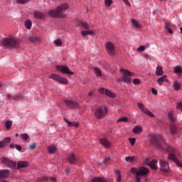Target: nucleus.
Wrapping results in <instances>:
<instances>
[{"instance_id":"obj_1","label":"nucleus","mask_w":182,"mask_h":182,"mask_svg":"<svg viewBox=\"0 0 182 182\" xmlns=\"http://www.w3.org/2000/svg\"><path fill=\"white\" fill-rule=\"evenodd\" d=\"M69 8V6L66 4H63L58 7V9L50 10L48 11V15L51 18H66V14H63L66 9Z\"/></svg>"},{"instance_id":"obj_2","label":"nucleus","mask_w":182,"mask_h":182,"mask_svg":"<svg viewBox=\"0 0 182 182\" xmlns=\"http://www.w3.org/2000/svg\"><path fill=\"white\" fill-rule=\"evenodd\" d=\"M1 45L5 49H15L19 46V40L14 36L5 38L1 41Z\"/></svg>"},{"instance_id":"obj_3","label":"nucleus","mask_w":182,"mask_h":182,"mask_svg":"<svg viewBox=\"0 0 182 182\" xmlns=\"http://www.w3.org/2000/svg\"><path fill=\"white\" fill-rule=\"evenodd\" d=\"M150 136V143L156 147V149H158L159 150H166V148L163 146V144L160 143V139L161 140H163V137L160 136V135L157 134H151Z\"/></svg>"},{"instance_id":"obj_4","label":"nucleus","mask_w":182,"mask_h":182,"mask_svg":"<svg viewBox=\"0 0 182 182\" xmlns=\"http://www.w3.org/2000/svg\"><path fill=\"white\" fill-rule=\"evenodd\" d=\"M107 107L102 106L96 109L95 112V116L96 119H103V117L107 114Z\"/></svg>"},{"instance_id":"obj_5","label":"nucleus","mask_w":182,"mask_h":182,"mask_svg":"<svg viewBox=\"0 0 182 182\" xmlns=\"http://www.w3.org/2000/svg\"><path fill=\"white\" fill-rule=\"evenodd\" d=\"M166 150H171V153L168 155L169 160H172V161H174V163H176V164H177L178 167H182L181 162L178 161V159H177V156H176V153H177L176 149L173 148H168L166 149Z\"/></svg>"},{"instance_id":"obj_6","label":"nucleus","mask_w":182,"mask_h":182,"mask_svg":"<svg viewBox=\"0 0 182 182\" xmlns=\"http://www.w3.org/2000/svg\"><path fill=\"white\" fill-rule=\"evenodd\" d=\"M0 160L3 164L9 167V168H16V162L6 158V157H1Z\"/></svg>"},{"instance_id":"obj_7","label":"nucleus","mask_w":182,"mask_h":182,"mask_svg":"<svg viewBox=\"0 0 182 182\" xmlns=\"http://www.w3.org/2000/svg\"><path fill=\"white\" fill-rule=\"evenodd\" d=\"M123 75L121 78L122 82L124 83H130L132 82V79L130 76L133 75V73L129 70H122Z\"/></svg>"},{"instance_id":"obj_8","label":"nucleus","mask_w":182,"mask_h":182,"mask_svg":"<svg viewBox=\"0 0 182 182\" xmlns=\"http://www.w3.org/2000/svg\"><path fill=\"white\" fill-rule=\"evenodd\" d=\"M56 69L60 72H61V73H64L65 75H70L71 76L75 75V73L70 71V70H69V68L68 66L58 65L56 67Z\"/></svg>"},{"instance_id":"obj_9","label":"nucleus","mask_w":182,"mask_h":182,"mask_svg":"<svg viewBox=\"0 0 182 182\" xmlns=\"http://www.w3.org/2000/svg\"><path fill=\"white\" fill-rule=\"evenodd\" d=\"M138 107H139L140 110H141V112L144 113V114H147V116H149V117H154V114H153V112H151L149 109H147V107L144 106V104L141 102H138Z\"/></svg>"},{"instance_id":"obj_10","label":"nucleus","mask_w":182,"mask_h":182,"mask_svg":"<svg viewBox=\"0 0 182 182\" xmlns=\"http://www.w3.org/2000/svg\"><path fill=\"white\" fill-rule=\"evenodd\" d=\"M160 164V170L161 171H164V173H168L170 170V166H168V163L164 159H161L159 161Z\"/></svg>"},{"instance_id":"obj_11","label":"nucleus","mask_w":182,"mask_h":182,"mask_svg":"<svg viewBox=\"0 0 182 182\" xmlns=\"http://www.w3.org/2000/svg\"><path fill=\"white\" fill-rule=\"evenodd\" d=\"M98 92L99 93H101V95H106V96H108L109 97H116V95H114L112 91L104 87L100 88Z\"/></svg>"},{"instance_id":"obj_12","label":"nucleus","mask_w":182,"mask_h":182,"mask_svg":"<svg viewBox=\"0 0 182 182\" xmlns=\"http://www.w3.org/2000/svg\"><path fill=\"white\" fill-rule=\"evenodd\" d=\"M65 103L68 109H77V107H79V104H77V102L69 100H65Z\"/></svg>"},{"instance_id":"obj_13","label":"nucleus","mask_w":182,"mask_h":182,"mask_svg":"<svg viewBox=\"0 0 182 182\" xmlns=\"http://www.w3.org/2000/svg\"><path fill=\"white\" fill-rule=\"evenodd\" d=\"M105 46L109 55L113 56V55H114V45H113L112 43L108 42L105 44Z\"/></svg>"},{"instance_id":"obj_14","label":"nucleus","mask_w":182,"mask_h":182,"mask_svg":"<svg viewBox=\"0 0 182 182\" xmlns=\"http://www.w3.org/2000/svg\"><path fill=\"white\" fill-rule=\"evenodd\" d=\"M149 168L144 167V166H141L139 168V171L136 172V175L137 176H147V174H149Z\"/></svg>"},{"instance_id":"obj_15","label":"nucleus","mask_w":182,"mask_h":182,"mask_svg":"<svg viewBox=\"0 0 182 182\" xmlns=\"http://www.w3.org/2000/svg\"><path fill=\"white\" fill-rule=\"evenodd\" d=\"M28 166H29V162L26 161H18L16 170H19V168H25V167H28Z\"/></svg>"},{"instance_id":"obj_16","label":"nucleus","mask_w":182,"mask_h":182,"mask_svg":"<svg viewBox=\"0 0 182 182\" xmlns=\"http://www.w3.org/2000/svg\"><path fill=\"white\" fill-rule=\"evenodd\" d=\"M68 161L70 164H76V162L79 161V159L76 158L75 154H71L68 157Z\"/></svg>"},{"instance_id":"obj_17","label":"nucleus","mask_w":182,"mask_h":182,"mask_svg":"<svg viewBox=\"0 0 182 182\" xmlns=\"http://www.w3.org/2000/svg\"><path fill=\"white\" fill-rule=\"evenodd\" d=\"M8 143H11V137H6L3 141H0V149H5Z\"/></svg>"},{"instance_id":"obj_18","label":"nucleus","mask_w":182,"mask_h":182,"mask_svg":"<svg viewBox=\"0 0 182 182\" xmlns=\"http://www.w3.org/2000/svg\"><path fill=\"white\" fill-rule=\"evenodd\" d=\"M100 143H101V144L102 146H104V147H105V149H109V147H110V146H112V144L110 143V141H109L107 139L102 138L100 139Z\"/></svg>"},{"instance_id":"obj_19","label":"nucleus","mask_w":182,"mask_h":182,"mask_svg":"<svg viewBox=\"0 0 182 182\" xmlns=\"http://www.w3.org/2000/svg\"><path fill=\"white\" fill-rule=\"evenodd\" d=\"M177 132H178V129H177L176 124L172 123L170 127L169 133L173 136H174V134H177Z\"/></svg>"},{"instance_id":"obj_20","label":"nucleus","mask_w":182,"mask_h":182,"mask_svg":"<svg viewBox=\"0 0 182 182\" xmlns=\"http://www.w3.org/2000/svg\"><path fill=\"white\" fill-rule=\"evenodd\" d=\"M33 16H34V18H36V19H43V18L46 16V14H45V13L36 11L33 13Z\"/></svg>"},{"instance_id":"obj_21","label":"nucleus","mask_w":182,"mask_h":182,"mask_svg":"<svg viewBox=\"0 0 182 182\" xmlns=\"http://www.w3.org/2000/svg\"><path fill=\"white\" fill-rule=\"evenodd\" d=\"M9 175V170L4 169L0 171V178H6Z\"/></svg>"},{"instance_id":"obj_22","label":"nucleus","mask_w":182,"mask_h":182,"mask_svg":"<svg viewBox=\"0 0 182 182\" xmlns=\"http://www.w3.org/2000/svg\"><path fill=\"white\" fill-rule=\"evenodd\" d=\"M148 166H149L152 170H157V160H153L148 164Z\"/></svg>"},{"instance_id":"obj_23","label":"nucleus","mask_w":182,"mask_h":182,"mask_svg":"<svg viewBox=\"0 0 182 182\" xmlns=\"http://www.w3.org/2000/svg\"><path fill=\"white\" fill-rule=\"evenodd\" d=\"M143 129H141V127L139 125H136L134 129H133V133L135 134H139V133H141Z\"/></svg>"},{"instance_id":"obj_24","label":"nucleus","mask_w":182,"mask_h":182,"mask_svg":"<svg viewBox=\"0 0 182 182\" xmlns=\"http://www.w3.org/2000/svg\"><path fill=\"white\" fill-rule=\"evenodd\" d=\"M174 73L176 75H182V67L180 65H177L173 69Z\"/></svg>"},{"instance_id":"obj_25","label":"nucleus","mask_w":182,"mask_h":182,"mask_svg":"<svg viewBox=\"0 0 182 182\" xmlns=\"http://www.w3.org/2000/svg\"><path fill=\"white\" fill-rule=\"evenodd\" d=\"M164 82H167V75H164L161 77L159 79L157 80V83L161 86L163 85Z\"/></svg>"},{"instance_id":"obj_26","label":"nucleus","mask_w":182,"mask_h":182,"mask_svg":"<svg viewBox=\"0 0 182 182\" xmlns=\"http://www.w3.org/2000/svg\"><path fill=\"white\" fill-rule=\"evenodd\" d=\"M171 28H173V26L171 25V23H166L165 29H167L168 33H170L171 35H172V33H173V30L171 29Z\"/></svg>"},{"instance_id":"obj_27","label":"nucleus","mask_w":182,"mask_h":182,"mask_svg":"<svg viewBox=\"0 0 182 182\" xmlns=\"http://www.w3.org/2000/svg\"><path fill=\"white\" fill-rule=\"evenodd\" d=\"M163 68L161 66H158L156 70V76H163Z\"/></svg>"},{"instance_id":"obj_28","label":"nucleus","mask_w":182,"mask_h":182,"mask_svg":"<svg viewBox=\"0 0 182 182\" xmlns=\"http://www.w3.org/2000/svg\"><path fill=\"white\" fill-rule=\"evenodd\" d=\"M29 41L33 42V43H36V45L41 43V38L38 37H30Z\"/></svg>"},{"instance_id":"obj_29","label":"nucleus","mask_w":182,"mask_h":182,"mask_svg":"<svg viewBox=\"0 0 182 182\" xmlns=\"http://www.w3.org/2000/svg\"><path fill=\"white\" fill-rule=\"evenodd\" d=\"M106 178L102 177H95L92 179V182H106Z\"/></svg>"},{"instance_id":"obj_30","label":"nucleus","mask_w":182,"mask_h":182,"mask_svg":"<svg viewBox=\"0 0 182 182\" xmlns=\"http://www.w3.org/2000/svg\"><path fill=\"white\" fill-rule=\"evenodd\" d=\"M48 151L50 154H53V153L56 152V146L55 145H50L48 147Z\"/></svg>"},{"instance_id":"obj_31","label":"nucleus","mask_w":182,"mask_h":182,"mask_svg":"<svg viewBox=\"0 0 182 182\" xmlns=\"http://www.w3.org/2000/svg\"><path fill=\"white\" fill-rule=\"evenodd\" d=\"M60 77V76H59L58 74H51L49 76V79H53V80H55V82H59Z\"/></svg>"},{"instance_id":"obj_32","label":"nucleus","mask_w":182,"mask_h":182,"mask_svg":"<svg viewBox=\"0 0 182 182\" xmlns=\"http://www.w3.org/2000/svg\"><path fill=\"white\" fill-rule=\"evenodd\" d=\"M42 181L43 182H45V181L56 182V178H49L48 176H44L42 178Z\"/></svg>"},{"instance_id":"obj_33","label":"nucleus","mask_w":182,"mask_h":182,"mask_svg":"<svg viewBox=\"0 0 182 182\" xmlns=\"http://www.w3.org/2000/svg\"><path fill=\"white\" fill-rule=\"evenodd\" d=\"M78 26H82V28H85V29H90V26L86 22L78 23Z\"/></svg>"},{"instance_id":"obj_34","label":"nucleus","mask_w":182,"mask_h":182,"mask_svg":"<svg viewBox=\"0 0 182 182\" xmlns=\"http://www.w3.org/2000/svg\"><path fill=\"white\" fill-rule=\"evenodd\" d=\"M81 33L82 36H87V35H93L95 32L93 31H82Z\"/></svg>"},{"instance_id":"obj_35","label":"nucleus","mask_w":182,"mask_h":182,"mask_svg":"<svg viewBox=\"0 0 182 182\" xmlns=\"http://www.w3.org/2000/svg\"><path fill=\"white\" fill-rule=\"evenodd\" d=\"M58 83H61V85H68V80L65 77H60Z\"/></svg>"},{"instance_id":"obj_36","label":"nucleus","mask_w":182,"mask_h":182,"mask_svg":"<svg viewBox=\"0 0 182 182\" xmlns=\"http://www.w3.org/2000/svg\"><path fill=\"white\" fill-rule=\"evenodd\" d=\"M131 22H132V25H134V26H135V28H141V25H140V23H138V21H136V19H132Z\"/></svg>"},{"instance_id":"obj_37","label":"nucleus","mask_w":182,"mask_h":182,"mask_svg":"<svg viewBox=\"0 0 182 182\" xmlns=\"http://www.w3.org/2000/svg\"><path fill=\"white\" fill-rule=\"evenodd\" d=\"M24 25L27 29H31V28H32V21L30 20H26Z\"/></svg>"},{"instance_id":"obj_38","label":"nucleus","mask_w":182,"mask_h":182,"mask_svg":"<svg viewBox=\"0 0 182 182\" xmlns=\"http://www.w3.org/2000/svg\"><path fill=\"white\" fill-rule=\"evenodd\" d=\"M5 126H6V129L7 130H9V129H11V127H12V121H7L5 123Z\"/></svg>"},{"instance_id":"obj_39","label":"nucleus","mask_w":182,"mask_h":182,"mask_svg":"<svg viewBox=\"0 0 182 182\" xmlns=\"http://www.w3.org/2000/svg\"><path fill=\"white\" fill-rule=\"evenodd\" d=\"M181 86V85H180V83H178V82L175 81L173 82V87H174L175 90H180Z\"/></svg>"},{"instance_id":"obj_40","label":"nucleus","mask_w":182,"mask_h":182,"mask_svg":"<svg viewBox=\"0 0 182 182\" xmlns=\"http://www.w3.org/2000/svg\"><path fill=\"white\" fill-rule=\"evenodd\" d=\"M94 70H95V75H97V76H102V70L100 69H99V68H95Z\"/></svg>"},{"instance_id":"obj_41","label":"nucleus","mask_w":182,"mask_h":182,"mask_svg":"<svg viewBox=\"0 0 182 182\" xmlns=\"http://www.w3.org/2000/svg\"><path fill=\"white\" fill-rule=\"evenodd\" d=\"M168 117L171 120V122H176V119L173 117V112H169L168 113Z\"/></svg>"},{"instance_id":"obj_42","label":"nucleus","mask_w":182,"mask_h":182,"mask_svg":"<svg viewBox=\"0 0 182 182\" xmlns=\"http://www.w3.org/2000/svg\"><path fill=\"white\" fill-rule=\"evenodd\" d=\"M126 161H130V163L134 161V156H127L125 157Z\"/></svg>"},{"instance_id":"obj_43","label":"nucleus","mask_w":182,"mask_h":182,"mask_svg":"<svg viewBox=\"0 0 182 182\" xmlns=\"http://www.w3.org/2000/svg\"><path fill=\"white\" fill-rule=\"evenodd\" d=\"M17 4H21V5H23L25 4H28L29 2V0H16Z\"/></svg>"},{"instance_id":"obj_44","label":"nucleus","mask_w":182,"mask_h":182,"mask_svg":"<svg viewBox=\"0 0 182 182\" xmlns=\"http://www.w3.org/2000/svg\"><path fill=\"white\" fill-rule=\"evenodd\" d=\"M129 121V119H127V117H121L119 118V119H117V123H120V122H128Z\"/></svg>"},{"instance_id":"obj_45","label":"nucleus","mask_w":182,"mask_h":182,"mask_svg":"<svg viewBox=\"0 0 182 182\" xmlns=\"http://www.w3.org/2000/svg\"><path fill=\"white\" fill-rule=\"evenodd\" d=\"M21 136L23 140H28L29 139V135H28V134H22Z\"/></svg>"},{"instance_id":"obj_46","label":"nucleus","mask_w":182,"mask_h":182,"mask_svg":"<svg viewBox=\"0 0 182 182\" xmlns=\"http://www.w3.org/2000/svg\"><path fill=\"white\" fill-rule=\"evenodd\" d=\"M54 42L57 46H60V45H62V40L60 38L55 40Z\"/></svg>"},{"instance_id":"obj_47","label":"nucleus","mask_w":182,"mask_h":182,"mask_svg":"<svg viewBox=\"0 0 182 182\" xmlns=\"http://www.w3.org/2000/svg\"><path fill=\"white\" fill-rule=\"evenodd\" d=\"M105 3L106 6H110V5H112V4H113V1L105 0Z\"/></svg>"},{"instance_id":"obj_48","label":"nucleus","mask_w":182,"mask_h":182,"mask_svg":"<svg viewBox=\"0 0 182 182\" xmlns=\"http://www.w3.org/2000/svg\"><path fill=\"white\" fill-rule=\"evenodd\" d=\"M129 143L132 146H134V144L136 143V138H129Z\"/></svg>"},{"instance_id":"obj_49","label":"nucleus","mask_w":182,"mask_h":182,"mask_svg":"<svg viewBox=\"0 0 182 182\" xmlns=\"http://www.w3.org/2000/svg\"><path fill=\"white\" fill-rule=\"evenodd\" d=\"M28 149H30V150H35L36 149V144H32L29 145Z\"/></svg>"},{"instance_id":"obj_50","label":"nucleus","mask_w":182,"mask_h":182,"mask_svg":"<svg viewBox=\"0 0 182 182\" xmlns=\"http://www.w3.org/2000/svg\"><path fill=\"white\" fill-rule=\"evenodd\" d=\"M146 50V47H144V46H140L139 48H138V50L139 52H143Z\"/></svg>"},{"instance_id":"obj_51","label":"nucleus","mask_w":182,"mask_h":182,"mask_svg":"<svg viewBox=\"0 0 182 182\" xmlns=\"http://www.w3.org/2000/svg\"><path fill=\"white\" fill-rule=\"evenodd\" d=\"M133 83H134V85H140V80H139V79H134V80H133Z\"/></svg>"},{"instance_id":"obj_52","label":"nucleus","mask_w":182,"mask_h":182,"mask_svg":"<svg viewBox=\"0 0 182 182\" xmlns=\"http://www.w3.org/2000/svg\"><path fill=\"white\" fill-rule=\"evenodd\" d=\"M14 147L16 150H18V151H21V150H22V146H21V145H14Z\"/></svg>"},{"instance_id":"obj_53","label":"nucleus","mask_w":182,"mask_h":182,"mask_svg":"<svg viewBox=\"0 0 182 182\" xmlns=\"http://www.w3.org/2000/svg\"><path fill=\"white\" fill-rule=\"evenodd\" d=\"M131 171H132V173H135L136 176H137V173H138L139 171H137V168H131Z\"/></svg>"},{"instance_id":"obj_54","label":"nucleus","mask_w":182,"mask_h":182,"mask_svg":"<svg viewBox=\"0 0 182 182\" xmlns=\"http://www.w3.org/2000/svg\"><path fill=\"white\" fill-rule=\"evenodd\" d=\"M176 107L178 110H182V102L177 103Z\"/></svg>"},{"instance_id":"obj_55","label":"nucleus","mask_w":182,"mask_h":182,"mask_svg":"<svg viewBox=\"0 0 182 182\" xmlns=\"http://www.w3.org/2000/svg\"><path fill=\"white\" fill-rule=\"evenodd\" d=\"M22 100V95H17L16 96V100Z\"/></svg>"},{"instance_id":"obj_56","label":"nucleus","mask_w":182,"mask_h":182,"mask_svg":"<svg viewBox=\"0 0 182 182\" xmlns=\"http://www.w3.org/2000/svg\"><path fill=\"white\" fill-rule=\"evenodd\" d=\"M117 182H122V175H118L117 178Z\"/></svg>"},{"instance_id":"obj_57","label":"nucleus","mask_w":182,"mask_h":182,"mask_svg":"<svg viewBox=\"0 0 182 182\" xmlns=\"http://www.w3.org/2000/svg\"><path fill=\"white\" fill-rule=\"evenodd\" d=\"M114 173L115 174H117V176H121L122 175V173H120V171L119 170H115L114 171Z\"/></svg>"},{"instance_id":"obj_58","label":"nucleus","mask_w":182,"mask_h":182,"mask_svg":"<svg viewBox=\"0 0 182 182\" xmlns=\"http://www.w3.org/2000/svg\"><path fill=\"white\" fill-rule=\"evenodd\" d=\"M151 92H152L153 95H157V90H156L154 88H151Z\"/></svg>"},{"instance_id":"obj_59","label":"nucleus","mask_w":182,"mask_h":182,"mask_svg":"<svg viewBox=\"0 0 182 182\" xmlns=\"http://www.w3.org/2000/svg\"><path fill=\"white\" fill-rule=\"evenodd\" d=\"M136 182H140V180H141V178H140V176L139 175L136 174Z\"/></svg>"},{"instance_id":"obj_60","label":"nucleus","mask_w":182,"mask_h":182,"mask_svg":"<svg viewBox=\"0 0 182 182\" xmlns=\"http://www.w3.org/2000/svg\"><path fill=\"white\" fill-rule=\"evenodd\" d=\"M123 1L126 5H128V6H130V2H129V0H123Z\"/></svg>"},{"instance_id":"obj_61","label":"nucleus","mask_w":182,"mask_h":182,"mask_svg":"<svg viewBox=\"0 0 182 182\" xmlns=\"http://www.w3.org/2000/svg\"><path fill=\"white\" fill-rule=\"evenodd\" d=\"M68 126L69 127H73V122H69L68 123Z\"/></svg>"},{"instance_id":"obj_62","label":"nucleus","mask_w":182,"mask_h":182,"mask_svg":"<svg viewBox=\"0 0 182 182\" xmlns=\"http://www.w3.org/2000/svg\"><path fill=\"white\" fill-rule=\"evenodd\" d=\"M73 124L74 127H79V124L77 122H73Z\"/></svg>"},{"instance_id":"obj_63","label":"nucleus","mask_w":182,"mask_h":182,"mask_svg":"<svg viewBox=\"0 0 182 182\" xmlns=\"http://www.w3.org/2000/svg\"><path fill=\"white\" fill-rule=\"evenodd\" d=\"M11 100H16V96H12L11 97Z\"/></svg>"},{"instance_id":"obj_64","label":"nucleus","mask_w":182,"mask_h":182,"mask_svg":"<svg viewBox=\"0 0 182 182\" xmlns=\"http://www.w3.org/2000/svg\"><path fill=\"white\" fill-rule=\"evenodd\" d=\"M11 95L9 94L6 95V97H7V99H11Z\"/></svg>"}]
</instances>
